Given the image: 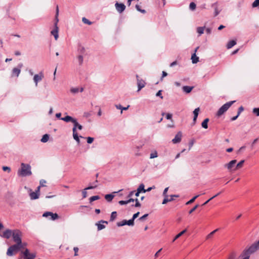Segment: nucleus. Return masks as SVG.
<instances>
[{
  "label": "nucleus",
  "mask_w": 259,
  "mask_h": 259,
  "mask_svg": "<svg viewBox=\"0 0 259 259\" xmlns=\"http://www.w3.org/2000/svg\"><path fill=\"white\" fill-rule=\"evenodd\" d=\"M31 166L28 164L22 163L21 164V168L18 171V175L21 177H26L31 175Z\"/></svg>",
  "instance_id": "obj_1"
},
{
  "label": "nucleus",
  "mask_w": 259,
  "mask_h": 259,
  "mask_svg": "<svg viewBox=\"0 0 259 259\" xmlns=\"http://www.w3.org/2000/svg\"><path fill=\"white\" fill-rule=\"evenodd\" d=\"M60 119L61 120H63L66 122H71L73 123V128H75V131H76L77 128L79 130H81L82 129V126L78 123L77 119L73 118L70 116L67 115L65 117L61 118Z\"/></svg>",
  "instance_id": "obj_2"
},
{
  "label": "nucleus",
  "mask_w": 259,
  "mask_h": 259,
  "mask_svg": "<svg viewBox=\"0 0 259 259\" xmlns=\"http://www.w3.org/2000/svg\"><path fill=\"white\" fill-rule=\"evenodd\" d=\"M23 247V244L16 243L8 248L7 251V255L8 256H13L15 253L18 252L21 248Z\"/></svg>",
  "instance_id": "obj_3"
},
{
  "label": "nucleus",
  "mask_w": 259,
  "mask_h": 259,
  "mask_svg": "<svg viewBox=\"0 0 259 259\" xmlns=\"http://www.w3.org/2000/svg\"><path fill=\"white\" fill-rule=\"evenodd\" d=\"M22 236V232L18 229L13 230L12 235L13 241L17 244H22L21 237Z\"/></svg>",
  "instance_id": "obj_4"
},
{
  "label": "nucleus",
  "mask_w": 259,
  "mask_h": 259,
  "mask_svg": "<svg viewBox=\"0 0 259 259\" xmlns=\"http://www.w3.org/2000/svg\"><path fill=\"white\" fill-rule=\"evenodd\" d=\"M235 102V101H232L228 102L225 104H224L218 110L217 113V115L218 116H221L223 115L225 112H226L228 109L231 106V105Z\"/></svg>",
  "instance_id": "obj_5"
},
{
  "label": "nucleus",
  "mask_w": 259,
  "mask_h": 259,
  "mask_svg": "<svg viewBox=\"0 0 259 259\" xmlns=\"http://www.w3.org/2000/svg\"><path fill=\"white\" fill-rule=\"evenodd\" d=\"M257 249H258V246L256 245L255 243H254L251 245L248 248L245 249L243 251V255L247 256L248 255V257L249 258L250 254L255 252Z\"/></svg>",
  "instance_id": "obj_6"
},
{
  "label": "nucleus",
  "mask_w": 259,
  "mask_h": 259,
  "mask_svg": "<svg viewBox=\"0 0 259 259\" xmlns=\"http://www.w3.org/2000/svg\"><path fill=\"white\" fill-rule=\"evenodd\" d=\"M35 257V254L29 253L28 249H26L24 251H22L19 257V259H34Z\"/></svg>",
  "instance_id": "obj_7"
},
{
  "label": "nucleus",
  "mask_w": 259,
  "mask_h": 259,
  "mask_svg": "<svg viewBox=\"0 0 259 259\" xmlns=\"http://www.w3.org/2000/svg\"><path fill=\"white\" fill-rule=\"evenodd\" d=\"M237 162V160L235 159L232 160L230 161L229 163H226L224 165V167L226 168L229 171H235L237 169L236 168V163Z\"/></svg>",
  "instance_id": "obj_8"
},
{
  "label": "nucleus",
  "mask_w": 259,
  "mask_h": 259,
  "mask_svg": "<svg viewBox=\"0 0 259 259\" xmlns=\"http://www.w3.org/2000/svg\"><path fill=\"white\" fill-rule=\"evenodd\" d=\"M13 233V230L8 229L4 231L2 234H0V236L6 239H9L11 236H12Z\"/></svg>",
  "instance_id": "obj_9"
},
{
  "label": "nucleus",
  "mask_w": 259,
  "mask_h": 259,
  "mask_svg": "<svg viewBox=\"0 0 259 259\" xmlns=\"http://www.w3.org/2000/svg\"><path fill=\"white\" fill-rule=\"evenodd\" d=\"M44 77V74L42 72L39 74H35L33 77V80L35 82V86H37L38 82L42 80Z\"/></svg>",
  "instance_id": "obj_10"
},
{
  "label": "nucleus",
  "mask_w": 259,
  "mask_h": 259,
  "mask_svg": "<svg viewBox=\"0 0 259 259\" xmlns=\"http://www.w3.org/2000/svg\"><path fill=\"white\" fill-rule=\"evenodd\" d=\"M23 64L20 63L18 65L17 68H14L12 70V76H16L18 77L21 72V68L22 67Z\"/></svg>",
  "instance_id": "obj_11"
},
{
  "label": "nucleus",
  "mask_w": 259,
  "mask_h": 259,
  "mask_svg": "<svg viewBox=\"0 0 259 259\" xmlns=\"http://www.w3.org/2000/svg\"><path fill=\"white\" fill-rule=\"evenodd\" d=\"M116 10L120 13L123 12L125 9V6L122 3H116L115 4Z\"/></svg>",
  "instance_id": "obj_12"
},
{
  "label": "nucleus",
  "mask_w": 259,
  "mask_h": 259,
  "mask_svg": "<svg viewBox=\"0 0 259 259\" xmlns=\"http://www.w3.org/2000/svg\"><path fill=\"white\" fill-rule=\"evenodd\" d=\"M136 78L137 79V84L138 87V92H139L145 87V82L143 80L140 79L138 75H136Z\"/></svg>",
  "instance_id": "obj_13"
},
{
  "label": "nucleus",
  "mask_w": 259,
  "mask_h": 259,
  "mask_svg": "<svg viewBox=\"0 0 259 259\" xmlns=\"http://www.w3.org/2000/svg\"><path fill=\"white\" fill-rule=\"evenodd\" d=\"M132 223V222L130 220L128 221L123 220L121 222H117L116 225L118 227H122L126 225L129 226H133Z\"/></svg>",
  "instance_id": "obj_14"
},
{
  "label": "nucleus",
  "mask_w": 259,
  "mask_h": 259,
  "mask_svg": "<svg viewBox=\"0 0 259 259\" xmlns=\"http://www.w3.org/2000/svg\"><path fill=\"white\" fill-rule=\"evenodd\" d=\"M104 223L106 224H107L108 222H107L106 221L101 220L96 224V225L97 226L98 231H100V230L105 228V226L103 224Z\"/></svg>",
  "instance_id": "obj_15"
},
{
  "label": "nucleus",
  "mask_w": 259,
  "mask_h": 259,
  "mask_svg": "<svg viewBox=\"0 0 259 259\" xmlns=\"http://www.w3.org/2000/svg\"><path fill=\"white\" fill-rule=\"evenodd\" d=\"M59 28L56 24H54V29L51 32V34L54 35L55 40H57L59 37L58 35Z\"/></svg>",
  "instance_id": "obj_16"
},
{
  "label": "nucleus",
  "mask_w": 259,
  "mask_h": 259,
  "mask_svg": "<svg viewBox=\"0 0 259 259\" xmlns=\"http://www.w3.org/2000/svg\"><path fill=\"white\" fill-rule=\"evenodd\" d=\"M182 133L181 132H179L177 133V134L175 136V137L174 139L172 140V142L174 144H176L180 143L182 139Z\"/></svg>",
  "instance_id": "obj_17"
},
{
  "label": "nucleus",
  "mask_w": 259,
  "mask_h": 259,
  "mask_svg": "<svg viewBox=\"0 0 259 259\" xmlns=\"http://www.w3.org/2000/svg\"><path fill=\"white\" fill-rule=\"evenodd\" d=\"M97 186V185H95L94 186H89L88 187L85 188L84 189H83L82 191V197L83 198H86L87 196V190H90V189H93L95 188H96Z\"/></svg>",
  "instance_id": "obj_18"
},
{
  "label": "nucleus",
  "mask_w": 259,
  "mask_h": 259,
  "mask_svg": "<svg viewBox=\"0 0 259 259\" xmlns=\"http://www.w3.org/2000/svg\"><path fill=\"white\" fill-rule=\"evenodd\" d=\"M179 195H170V198L169 199L168 197H166V198H164L162 201V204H165L168 202H171L174 200V197H178Z\"/></svg>",
  "instance_id": "obj_19"
},
{
  "label": "nucleus",
  "mask_w": 259,
  "mask_h": 259,
  "mask_svg": "<svg viewBox=\"0 0 259 259\" xmlns=\"http://www.w3.org/2000/svg\"><path fill=\"white\" fill-rule=\"evenodd\" d=\"M212 7H213L214 9V16H218L220 13V11L218 10V3L217 2L214 3L212 4Z\"/></svg>",
  "instance_id": "obj_20"
},
{
  "label": "nucleus",
  "mask_w": 259,
  "mask_h": 259,
  "mask_svg": "<svg viewBox=\"0 0 259 259\" xmlns=\"http://www.w3.org/2000/svg\"><path fill=\"white\" fill-rule=\"evenodd\" d=\"M117 193V192H114L112 194H109L105 195V199L108 202H111L114 197V195H113V194Z\"/></svg>",
  "instance_id": "obj_21"
},
{
  "label": "nucleus",
  "mask_w": 259,
  "mask_h": 259,
  "mask_svg": "<svg viewBox=\"0 0 259 259\" xmlns=\"http://www.w3.org/2000/svg\"><path fill=\"white\" fill-rule=\"evenodd\" d=\"M29 196L31 200H34L38 198L39 194L36 192H31L30 193Z\"/></svg>",
  "instance_id": "obj_22"
},
{
  "label": "nucleus",
  "mask_w": 259,
  "mask_h": 259,
  "mask_svg": "<svg viewBox=\"0 0 259 259\" xmlns=\"http://www.w3.org/2000/svg\"><path fill=\"white\" fill-rule=\"evenodd\" d=\"M192 62L193 64H196L199 62V57H197L195 54L194 53L191 56Z\"/></svg>",
  "instance_id": "obj_23"
},
{
  "label": "nucleus",
  "mask_w": 259,
  "mask_h": 259,
  "mask_svg": "<svg viewBox=\"0 0 259 259\" xmlns=\"http://www.w3.org/2000/svg\"><path fill=\"white\" fill-rule=\"evenodd\" d=\"M193 89V87H190V86H184L182 88L183 91L186 93H190L192 89Z\"/></svg>",
  "instance_id": "obj_24"
},
{
  "label": "nucleus",
  "mask_w": 259,
  "mask_h": 259,
  "mask_svg": "<svg viewBox=\"0 0 259 259\" xmlns=\"http://www.w3.org/2000/svg\"><path fill=\"white\" fill-rule=\"evenodd\" d=\"M83 91V88H81L79 90L78 88H72L70 89V92L73 94L78 93L79 92H82Z\"/></svg>",
  "instance_id": "obj_25"
},
{
  "label": "nucleus",
  "mask_w": 259,
  "mask_h": 259,
  "mask_svg": "<svg viewBox=\"0 0 259 259\" xmlns=\"http://www.w3.org/2000/svg\"><path fill=\"white\" fill-rule=\"evenodd\" d=\"M187 232V229H185L179 234H178L172 240V242H175L177 239L182 236L185 233Z\"/></svg>",
  "instance_id": "obj_26"
},
{
  "label": "nucleus",
  "mask_w": 259,
  "mask_h": 259,
  "mask_svg": "<svg viewBox=\"0 0 259 259\" xmlns=\"http://www.w3.org/2000/svg\"><path fill=\"white\" fill-rule=\"evenodd\" d=\"M236 44V42L234 40H232L229 41L227 45V49H231L234 46H235Z\"/></svg>",
  "instance_id": "obj_27"
},
{
  "label": "nucleus",
  "mask_w": 259,
  "mask_h": 259,
  "mask_svg": "<svg viewBox=\"0 0 259 259\" xmlns=\"http://www.w3.org/2000/svg\"><path fill=\"white\" fill-rule=\"evenodd\" d=\"M208 118H205L201 123V126L203 128L206 129L208 128Z\"/></svg>",
  "instance_id": "obj_28"
},
{
  "label": "nucleus",
  "mask_w": 259,
  "mask_h": 259,
  "mask_svg": "<svg viewBox=\"0 0 259 259\" xmlns=\"http://www.w3.org/2000/svg\"><path fill=\"white\" fill-rule=\"evenodd\" d=\"M77 51H78V52L80 54L79 55H81L84 54L85 53V51L84 48L81 45H79L78 46Z\"/></svg>",
  "instance_id": "obj_29"
},
{
  "label": "nucleus",
  "mask_w": 259,
  "mask_h": 259,
  "mask_svg": "<svg viewBox=\"0 0 259 259\" xmlns=\"http://www.w3.org/2000/svg\"><path fill=\"white\" fill-rule=\"evenodd\" d=\"M144 187H145L144 185L143 184H141L140 185V186L138 188L137 191H138L139 193H141L142 192L145 193L146 190L144 189Z\"/></svg>",
  "instance_id": "obj_30"
},
{
  "label": "nucleus",
  "mask_w": 259,
  "mask_h": 259,
  "mask_svg": "<svg viewBox=\"0 0 259 259\" xmlns=\"http://www.w3.org/2000/svg\"><path fill=\"white\" fill-rule=\"evenodd\" d=\"M205 27H198L197 28V32L199 34V35H201L204 32Z\"/></svg>",
  "instance_id": "obj_31"
},
{
  "label": "nucleus",
  "mask_w": 259,
  "mask_h": 259,
  "mask_svg": "<svg viewBox=\"0 0 259 259\" xmlns=\"http://www.w3.org/2000/svg\"><path fill=\"white\" fill-rule=\"evenodd\" d=\"M218 230H219V229H217L213 230V231H212L211 232H210L209 234H208L206 236V239H207V240L211 239L212 237V236L214 235V234L215 232H217Z\"/></svg>",
  "instance_id": "obj_32"
},
{
  "label": "nucleus",
  "mask_w": 259,
  "mask_h": 259,
  "mask_svg": "<svg viewBox=\"0 0 259 259\" xmlns=\"http://www.w3.org/2000/svg\"><path fill=\"white\" fill-rule=\"evenodd\" d=\"M115 107L118 109H121V113H122V110H127L129 108L130 105H128L126 107H122L121 105L119 104V105H116Z\"/></svg>",
  "instance_id": "obj_33"
},
{
  "label": "nucleus",
  "mask_w": 259,
  "mask_h": 259,
  "mask_svg": "<svg viewBox=\"0 0 259 259\" xmlns=\"http://www.w3.org/2000/svg\"><path fill=\"white\" fill-rule=\"evenodd\" d=\"M49 139V135L45 134L42 136V137L41 139V142L42 143H46L48 141Z\"/></svg>",
  "instance_id": "obj_34"
},
{
  "label": "nucleus",
  "mask_w": 259,
  "mask_h": 259,
  "mask_svg": "<svg viewBox=\"0 0 259 259\" xmlns=\"http://www.w3.org/2000/svg\"><path fill=\"white\" fill-rule=\"evenodd\" d=\"M117 217L116 211H113L110 216V221L113 222Z\"/></svg>",
  "instance_id": "obj_35"
},
{
  "label": "nucleus",
  "mask_w": 259,
  "mask_h": 259,
  "mask_svg": "<svg viewBox=\"0 0 259 259\" xmlns=\"http://www.w3.org/2000/svg\"><path fill=\"white\" fill-rule=\"evenodd\" d=\"M140 214V212H138L136 213H135L133 215V217L131 219H130V221H131L132 222V225L133 226L134 225V220L139 216Z\"/></svg>",
  "instance_id": "obj_36"
},
{
  "label": "nucleus",
  "mask_w": 259,
  "mask_h": 259,
  "mask_svg": "<svg viewBox=\"0 0 259 259\" xmlns=\"http://www.w3.org/2000/svg\"><path fill=\"white\" fill-rule=\"evenodd\" d=\"M77 59L79 65H81L82 64L83 61V57L82 55H79L78 56V57H77Z\"/></svg>",
  "instance_id": "obj_37"
},
{
  "label": "nucleus",
  "mask_w": 259,
  "mask_h": 259,
  "mask_svg": "<svg viewBox=\"0 0 259 259\" xmlns=\"http://www.w3.org/2000/svg\"><path fill=\"white\" fill-rule=\"evenodd\" d=\"M58 15H59V8H58V7L57 6V9H56V15H55V24H56L57 26L58 22L59 21Z\"/></svg>",
  "instance_id": "obj_38"
},
{
  "label": "nucleus",
  "mask_w": 259,
  "mask_h": 259,
  "mask_svg": "<svg viewBox=\"0 0 259 259\" xmlns=\"http://www.w3.org/2000/svg\"><path fill=\"white\" fill-rule=\"evenodd\" d=\"M244 160H241L239 163H238L236 165V168L239 169L242 167L243 163H244Z\"/></svg>",
  "instance_id": "obj_39"
},
{
  "label": "nucleus",
  "mask_w": 259,
  "mask_h": 259,
  "mask_svg": "<svg viewBox=\"0 0 259 259\" xmlns=\"http://www.w3.org/2000/svg\"><path fill=\"white\" fill-rule=\"evenodd\" d=\"M100 199V197L98 195L93 196L90 198V202H92L94 201L98 200Z\"/></svg>",
  "instance_id": "obj_40"
},
{
  "label": "nucleus",
  "mask_w": 259,
  "mask_h": 259,
  "mask_svg": "<svg viewBox=\"0 0 259 259\" xmlns=\"http://www.w3.org/2000/svg\"><path fill=\"white\" fill-rule=\"evenodd\" d=\"M158 156V154L156 151H154L152 152L150 155V158L152 159L154 158H156Z\"/></svg>",
  "instance_id": "obj_41"
},
{
  "label": "nucleus",
  "mask_w": 259,
  "mask_h": 259,
  "mask_svg": "<svg viewBox=\"0 0 259 259\" xmlns=\"http://www.w3.org/2000/svg\"><path fill=\"white\" fill-rule=\"evenodd\" d=\"M199 195H196L195 196L193 197L191 199H190L189 201H188L186 203V204L188 205V204H190L193 203L195 200V199L199 197Z\"/></svg>",
  "instance_id": "obj_42"
},
{
  "label": "nucleus",
  "mask_w": 259,
  "mask_h": 259,
  "mask_svg": "<svg viewBox=\"0 0 259 259\" xmlns=\"http://www.w3.org/2000/svg\"><path fill=\"white\" fill-rule=\"evenodd\" d=\"M72 132H73V137L74 140L76 139H78L79 138V136H78V134L77 133V132L75 131V128H72Z\"/></svg>",
  "instance_id": "obj_43"
},
{
  "label": "nucleus",
  "mask_w": 259,
  "mask_h": 259,
  "mask_svg": "<svg viewBox=\"0 0 259 259\" xmlns=\"http://www.w3.org/2000/svg\"><path fill=\"white\" fill-rule=\"evenodd\" d=\"M82 22L84 23V24H87L88 25H91L92 24V22H91L90 21H89L88 19H87L85 17H83L82 19Z\"/></svg>",
  "instance_id": "obj_44"
},
{
  "label": "nucleus",
  "mask_w": 259,
  "mask_h": 259,
  "mask_svg": "<svg viewBox=\"0 0 259 259\" xmlns=\"http://www.w3.org/2000/svg\"><path fill=\"white\" fill-rule=\"evenodd\" d=\"M168 188H169L168 187L165 188L163 192L162 195L164 196V198L168 197V195L167 194V192L168 191Z\"/></svg>",
  "instance_id": "obj_45"
},
{
  "label": "nucleus",
  "mask_w": 259,
  "mask_h": 259,
  "mask_svg": "<svg viewBox=\"0 0 259 259\" xmlns=\"http://www.w3.org/2000/svg\"><path fill=\"white\" fill-rule=\"evenodd\" d=\"M196 5L194 3L191 2L190 4V5H189L190 9H191L192 10H194L196 9Z\"/></svg>",
  "instance_id": "obj_46"
},
{
  "label": "nucleus",
  "mask_w": 259,
  "mask_h": 259,
  "mask_svg": "<svg viewBox=\"0 0 259 259\" xmlns=\"http://www.w3.org/2000/svg\"><path fill=\"white\" fill-rule=\"evenodd\" d=\"M252 112L257 116H259V108H254L253 109Z\"/></svg>",
  "instance_id": "obj_47"
},
{
  "label": "nucleus",
  "mask_w": 259,
  "mask_h": 259,
  "mask_svg": "<svg viewBox=\"0 0 259 259\" xmlns=\"http://www.w3.org/2000/svg\"><path fill=\"white\" fill-rule=\"evenodd\" d=\"M257 6H259V0H255L252 3V7L253 8H255L257 7Z\"/></svg>",
  "instance_id": "obj_48"
},
{
  "label": "nucleus",
  "mask_w": 259,
  "mask_h": 259,
  "mask_svg": "<svg viewBox=\"0 0 259 259\" xmlns=\"http://www.w3.org/2000/svg\"><path fill=\"white\" fill-rule=\"evenodd\" d=\"M50 216H51V220H55L59 218V216L57 213H53V214H51Z\"/></svg>",
  "instance_id": "obj_49"
},
{
  "label": "nucleus",
  "mask_w": 259,
  "mask_h": 259,
  "mask_svg": "<svg viewBox=\"0 0 259 259\" xmlns=\"http://www.w3.org/2000/svg\"><path fill=\"white\" fill-rule=\"evenodd\" d=\"M199 111V108H196L193 111L194 116H198Z\"/></svg>",
  "instance_id": "obj_50"
},
{
  "label": "nucleus",
  "mask_w": 259,
  "mask_h": 259,
  "mask_svg": "<svg viewBox=\"0 0 259 259\" xmlns=\"http://www.w3.org/2000/svg\"><path fill=\"white\" fill-rule=\"evenodd\" d=\"M51 214H53V212H49V211H47V212H45L43 214H42V217H47L48 216H50Z\"/></svg>",
  "instance_id": "obj_51"
},
{
  "label": "nucleus",
  "mask_w": 259,
  "mask_h": 259,
  "mask_svg": "<svg viewBox=\"0 0 259 259\" xmlns=\"http://www.w3.org/2000/svg\"><path fill=\"white\" fill-rule=\"evenodd\" d=\"M94 139L92 137H89L87 138V143L91 144L94 141Z\"/></svg>",
  "instance_id": "obj_52"
},
{
  "label": "nucleus",
  "mask_w": 259,
  "mask_h": 259,
  "mask_svg": "<svg viewBox=\"0 0 259 259\" xmlns=\"http://www.w3.org/2000/svg\"><path fill=\"white\" fill-rule=\"evenodd\" d=\"M3 170L4 171H7L8 172H10L11 171V168L8 166H4L3 167Z\"/></svg>",
  "instance_id": "obj_53"
},
{
  "label": "nucleus",
  "mask_w": 259,
  "mask_h": 259,
  "mask_svg": "<svg viewBox=\"0 0 259 259\" xmlns=\"http://www.w3.org/2000/svg\"><path fill=\"white\" fill-rule=\"evenodd\" d=\"M135 201L136 202V203L134 205L135 207H140L141 206V204L140 203L139 200L137 198L135 199Z\"/></svg>",
  "instance_id": "obj_54"
},
{
  "label": "nucleus",
  "mask_w": 259,
  "mask_h": 259,
  "mask_svg": "<svg viewBox=\"0 0 259 259\" xmlns=\"http://www.w3.org/2000/svg\"><path fill=\"white\" fill-rule=\"evenodd\" d=\"M198 205H196L194 207H193L190 211H189V213L191 214L194 211L196 210V209L198 207Z\"/></svg>",
  "instance_id": "obj_55"
},
{
  "label": "nucleus",
  "mask_w": 259,
  "mask_h": 259,
  "mask_svg": "<svg viewBox=\"0 0 259 259\" xmlns=\"http://www.w3.org/2000/svg\"><path fill=\"white\" fill-rule=\"evenodd\" d=\"M161 92H162V91L161 90H159L156 94V96L157 97H159L161 99H163V96H162V94H161Z\"/></svg>",
  "instance_id": "obj_56"
},
{
  "label": "nucleus",
  "mask_w": 259,
  "mask_h": 259,
  "mask_svg": "<svg viewBox=\"0 0 259 259\" xmlns=\"http://www.w3.org/2000/svg\"><path fill=\"white\" fill-rule=\"evenodd\" d=\"M118 203L120 204V205H125V204H128L127 203V200H120L119 202H118Z\"/></svg>",
  "instance_id": "obj_57"
},
{
  "label": "nucleus",
  "mask_w": 259,
  "mask_h": 259,
  "mask_svg": "<svg viewBox=\"0 0 259 259\" xmlns=\"http://www.w3.org/2000/svg\"><path fill=\"white\" fill-rule=\"evenodd\" d=\"M244 108L242 106H240L238 110V115H239L240 113L243 111Z\"/></svg>",
  "instance_id": "obj_58"
},
{
  "label": "nucleus",
  "mask_w": 259,
  "mask_h": 259,
  "mask_svg": "<svg viewBox=\"0 0 259 259\" xmlns=\"http://www.w3.org/2000/svg\"><path fill=\"white\" fill-rule=\"evenodd\" d=\"M148 215V214H145L144 215H143V216H142L141 217H140L139 220H140V221H143L145 219H146Z\"/></svg>",
  "instance_id": "obj_59"
},
{
  "label": "nucleus",
  "mask_w": 259,
  "mask_h": 259,
  "mask_svg": "<svg viewBox=\"0 0 259 259\" xmlns=\"http://www.w3.org/2000/svg\"><path fill=\"white\" fill-rule=\"evenodd\" d=\"M73 250L74 251V256H77L78 255L77 252L78 251V248L77 247H74L73 248Z\"/></svg>",
  "instance_id": "obj_60"
},
{
  "label": "nucleus",
  "mask_w": 259,
  "mask_h": 259,
  "mask_svg": "<svg viewBox=\"0 0 259 259\" xmlns=\"http://www.w3.org/2000/svg\"><path fill=\"white\" fill-rule=\"evenodd\" d=\"M228 259H236V255L234 253L231 254Z\"/></svg>",
  "instance_id": "obj_61"
},
{
  "label": "nucleus",
  "mask_w": 259,
  "mask_h": 259,
  "mask_svg": "<svg viewBox=\"0 0 259 259\" xmlns=\"http://www.w3.org/2000/svg\"><path fill=\"white\" fill-rule=\"evenodd\" d=\"M46 181L44 180H41L40 181V186H45L44 184L46 183Z\"/></svg>",
  "instance_id": "obj_62"
},
{
  "label": "nucleus",
  "mask_w": 259,
  "mask_h": 259,
  "mask_svg": "<svg viewBox=\"0 0 259 259\" xmlns=\"http://www.w3.org/2000/svg\"><path fill=\"white\" fill-rule=\"evenodd\" d=\"M167 75V73L166 72H165L164 71H162V77L161 78V80H162L163 78L164 77L166 76Z\"/></svg>",
  "instance_id": "obj_63"
},
{
  "label": "nucleus",
  "mask_w": 259,
  "mask_h": 259,
  "mask_svg": "<svg viewBox=\"0 0 259 259\" xmlns=\"http://www.w3.org/2000/svg\"><path fill=\"white\" fill-rule=\"evenodd\" d=\"M172 117V115L170 113H167L166 115V118L167 119H170Z\"/></svg>",
  "instance_id": "obj_64"
}]
</instances>
